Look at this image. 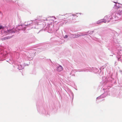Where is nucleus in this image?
<instances>
[{"instance_id":"1","label":"nucleus","mask_w":122,"mask_h":122,"mask_svg":"<svg viewBox=\"0 0 122 122\" xmlns=\"http://www.w3.org/2000/svg\"><path fill=\"white\" fill-rule=\"evenodd\" d=\"M117 10L118 11V13L120 15H122V7H119L118 8Z\"/></svg>"},{"instance_id":"2","label":"nucleus","mask_w":122,"mask_h":122,"mask_svg":"<svg viewBox=\"0 0 122 122\" xmlns=\"http://www.w3.org/2000/svg\"><path fill=\"white\" fill-rule=\"evenodd\" d=\"M63 69V67L60 65H59V66L57 68V71L59 72L62 71Z\"/></svg>"},{"instance_id":"3","label":"nucleus","mask_w":122,"mask_h":122,"mask_svg":"<svg viewBox=\"0 0 122 122\" xmlns=\"http://www.w3.org/2000/svg\"><path fill=\"white\" fill-rule=\"evenodd\" d=\"M8 39V38H7V37H4L1 38V39L3 41V40H5L6 39Z\"/></svg>"},{"instance_id":"4","label":"nucleus","mask_w":122,"mask_h":122,"mask_svg":"<svg viewBox=\"0 0 122 122\" xmlns=\"http://www.w3.org/2000/svg\"><path fill=\"white\" fill-rule=\"evenodd\" d=\"M3 27L1 25H0V30L2 29H3Z\"/></svg>"},{"instance_id":"5","label":"nucleus","mask_w":122,"mask_h":122,"mask_svg":"<svg viewBox=\"0 0 122 122\" xmlns=\"http://www.w3.org/2000/svg\"><path fill=\"white\" fill-rule=\"evenodd\" d=\"M28 21V23L29 24H30V21Z\"/></svg>"},{"instance_id":"6","label":"nucleus","mask_w":122,"mask_h":122,"mask_svg":"<svg viewBox=\"0 0 122 122\" xmlns=\"http://www.w3.org/2000/svg\"><path fill=\"white\" fill-rule=\"evenodd\" d=\"M77 35L78 36V37H79L80 36H81L82 35Z\"/></svg>"},{"instance_id":"7","label":"nucleus","mask_w":122,"mask_h":122,"mask_svg":"<svg viewBox=\"0 0 122 122\" xmlns=\"http://www.w3.org/2000/svg\"><path fill=\"white\" fill-rule=\"evenodd\" d=\"M104 23H105V22H106V21H104Z\"/></svg>"},{"instance_id":"8","label":"nucleus","mask_w":122,"mask_h":122,"mask_svg":"<svg viewBox=\"0 0 122 122\" xmlns=\"http://www.w3.org/2000/svg\"><path fill=\"white\" fill-rule=\"evenodd\" d=\"M66 36H67V35H66ZM67 37V36H66V37Z\"/></svg>"}]
</instances>
